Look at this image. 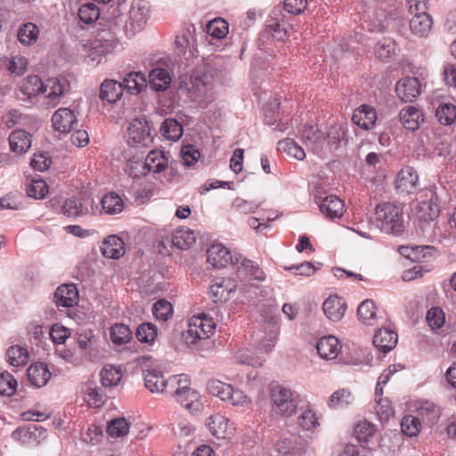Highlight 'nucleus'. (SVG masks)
<instances>
[{
    "mask_svg": "<svg viewBox=\"0 0 456 456\" xmlns=\"http://www.w3.org/2000/svg\"><path fill=\"white\" fill-rule=\"evenodd\" d=\"M432 28V19L427 12L415 13L410 21V28L417 37H427Z\"/></svg>",
    "mask_w": 456,
    "mask_h": 456,
    "instance_id": "72a5a7b5",
    "label": "nucleus"
},
{
    "mask_svg": "<svg viewBox=\"0 0 456 456\" xmlns=\"http://www.w3.org/2000/svg\"><path fill=\"white\" fill-rule=\"evenodd\" d=\"M28 381L36 387H42L47 384L51 378V372L46 364L36 362L27 370Z\"/></svg>",
    "mask_w": 456,
    "mask_h": 456,
    "instance_id": "cd10ccee",
    "label": "nucleus"
},
{
    "mask_svg": "<svg viewBox=\"0 0 456 456\" xmlns=\"http://www.w3.org/2000/svg\"><path fill=\"white\" fill-rule=\"evenodd\" d=\"M306 451L301 444L290 438L279 439L263 456H305Z\"/></svg>",
    "mask_w": 456,
    "mask_h": 456,
    "instance_id": "ddd939ff",
    "label": "nucleus"
},
{
    "mask_svg": "<svg viewBox=\"0 0 456 456\" xmlns=\"http://www.w3.org/2000/svg\"><path fill=\"white\" fill-rule=\"evenodd\" d=\"M17 380L12 374L4 371L0 374V395L11 396L17 389Z\"/></svg>",
    "mask_w": 456,
    "mask_h": 456,
    "instance_id": "69168bd1",
    "label": "nucleus"
},
{
    "mask_svg": "<svg viewBox=\"0 0 456 456\" xmlns=\"http://www.w3.org/2000/svg\"><path fill=\"white\" fill-rule=\"evenodd\" d=\"M315 202L319 205L320 211L329 219L341 217L344 213V202L336 195H328L324 198L314 196Z\"/></svg>",
    "mask_w": 456,
    "mask_h": 456,
    "instance_id": "dca6fc26",
    "label": "nucleus"
},
{
    "mask_svg": "<svg viewBox=\"0 0 456 456\" xmlns=\"http://www.w3.org/2000/svg\"><path fill=\"white\" fill-rule=\"evenodd\" d=\"M121 84L123 91L126 89L130 94H138L147 86V80L142 72H130L125 76Z\"/></svg>",
    "mask_w": 456,
    "mask_h": 456,
    "instance_id": "f704fd0d",
    "label": "nucleus"
},
{
    "mask_svg": "<svg viewBox=\"0 0 456 456\" xmlns=\"http://www.w3.org/2000/svg\"><path fill=\"white\" fill-rule=\"evenodd\" d=\"M11 151L16 153H24L31 146V136L24 130H15L9 136Z\"/></svg>",
    "mask_w": 456,
    "mask_h": 456,
    "instance_id": "c9c22d12",
    "label": "nucleus"
},
{
    "mask_svg": "<svg viewBox=\"0 0 456 456\" xmlns=\"http://www.w3.org/2000/svg\"><path fill=\"white\" fill-rule=\"evenodd\" d=\"M121 83L112 79H105L100 88V98L109 103L116 102L123 94Z\"/></svg>",
    "mask_w": 456,
    "mask_h": 456,
    "instance_id": "473e14b6",
    "label": "nucleus"
},
{
    "mask_svg": "<svg viewBox=\"0 0 456 456\" xmlns=\"http://www.w3.org/2000/svg\"><path fill=\"white\" fill-rule=\"evenodd\" d=\"M436 249L432 246L402 247L401 254L413 262L428 261L435 257Z\"/></svg>",
    "mask_w": 456,
    "mask_h": 456,
    "instance_id": "c85d7f7f",
    "label": "nucleus"
},
{
    "mask_svg": "<svg viewBox=\"0 0 456 456\" xmlns=\"http://www.w3.org/2000/svg\"><path fill=\"white\" fill-rule=\"evenodd\" d=\"M78 300V291L74 284H62L59 286L53 295V301L57 307L69 308Z\"/></svg>",
    "mask_w": 456,
    "mask_h": 456,
    "instance_id": "4be33fe9",
    "label": "nucleus"
},
{
    "mask_svg": "<svg viewBox=\"0 0 456 456\" xmlns=\"http://www.w3.org/2000/svg\"><path fill=\"white\" fill-rule=\"evenodd\" d=\"M216 330V323L213 318L202 314L192 316L188 324L185 335L187 344L195 345L200 340L208 338Z\"/></svg>",
    "mask_w": 456,
    "mask_h": 456,
    "instance_id": "1a4fd4ad",
    "label": "nucleus"
},
{
    "mask_svg": "<svg viewBox=\"0 0 456 456\" xmlns=\"http://www.w3.org/2000/svg\"><path fill=\"white\" fill-rule=\"evenodd\" d=\"M122 378L120 369L114 366H106L101 371V381L104 387L117 386Z\"/></svg>",
    "mask_w": 456,
    "mask_h": 456,
    "instance_id": "6e6d98bb",
    "label": "nucleus"
},
{
    "mask_svg": "<svg viewBox=\"0 0 456 456\" xmlns=\"http://www.w3.org/2000/svg\"><path fill=\"white\" fill-rule=\"evenodd\" d=\"M39 429H42V427L36 424L18 428L12 433V437L13 440L23 444L29 443L32 439H36V432Z\"/></svg>",
    "mask_w": 456,
    "mask_h": 456,
    "instance_id": "13d9d810",
    "label": "nucleus"
},
{
    "mask_svg": "<svg viewBox=\"0 0 456 456\" xmlns=\"http://www.w3.org/2000/svg\"><path fill=\"white\" fill-rule=\"evenodd\" d=\"M26 191L30 198L44 199L48 192V185L44 180H32L27 185Z\"/></svg>",
    "mask_w": 456,
    "mask_h": 456,
    "instance_id": "774afa93",
    "label": "nucleus"
},
{
    "mask_svg": "<svg viewBox=\"0 0 456 456\" xmlns=\"http://www.w3.org/2000/svg\"><path fill=\"white\" fill-rule=\"evenodd\" d=\"M278 150L298 160H302L305 157L304 149L290 138L280 141L278 142Z\"/></svg>",
    "mask_w": 456,
    "mask_h": 456,
    "instance_id": "8fccbe9b",
    "label": "nucleus"
},
{
    "mask_svg": "<svg viewBox=\"0 0 456 456\" xmlns=\"http://www.w3.org/2000/svg\"><path fill=\"white\" fill-rule=\"evenodd\" d=\"M237 284L232 278H216L209 287V295L215 303L227 301L231 294L235 292Z\"/></svg>",
    "mask_w": 456,
    "mask_h": 456,
    "instance_id": "4468645a",
    "label": "nucleus"
},
{
    "mask_svg": "<svg viewBox=\"0 0 456 456\" xmlns=\"http://www.w3.org/2000/svg\"><path fill=\"white\" fill-rule=\"evenodd\" d=\"M436 116L442 125H451L456 120V106L444 103L436 110Z\"/></svg>",
    "mask_w": 456,
    "mask_h": 456,
    "instance_id": "052dcab7",
    "label": "nucleus"
},
{
    "mask_svg": "<svg viewBox=\"0 0 456 456\" xmlns=\"http://www.w3.org/2000/svg\"><path fill=\"white\" fill-rule=\"evenodd\" d=\"M106 23L108 28L99 30L94 40L90 43L88 58L93 62H101L102 57L113 51L117 44V37L120 34L118 30L114 29L107 21Z\"/></svg>",
    "mask_w": 456,
    "mask_h": 456,
    "instance_id": "0eeeda50",
    "label": "nucleus"
},
{
    "mask_svg": "<svg viewBox=\"0 0 456 456\" xmlns=\"http://www.w3.org/2000/svg\"><path fill=\"white\" fill-rule=\"evenodd\" d=\"M157 328L150 322H145L138 326L136 337L139 341L143 343H152L157 338Z\"/></svg>",
    "mask_w": 456,
    "mask_h": 456,
    "instance_id": "0e129e2a",
    "label": "nucleus"
},
{
    "mask_svg": "<svg viewBox=\"0 0 456 456\" xmlns=\"http://www.w3.org/2000/svg\"><path fill=\"white\" fill-rule=\"evenodd\" d=\"M316 348L320 356L326 360L337 358L341 350L338 339L331 335L321 338Z\"/></svg>",
    "mask_w": 456,
    "mask_h": 456,
    "instance_id": "a878e982",
    "label": "nucleus"
},
{
    "mask_svg": "<svg viewBox=\"0 0 456 456\" xmlns=\"http://www.w3.org/2000/svg\"><path fill=\"white\" fill-rule=\"evenodd\" d=\"M94 203V200L90 198H85L82 200L70 198L63 203L61 212L68 217L84 216L93 210Z\"/></svg>",
    "mask_w": 456,
    "mask_h": 456,
    "instance_id": "a211bd4d",
    "label": "nucleus"
},
{
    "mask_svg": "<svg viewBox=\"0 0 456 456\" xmlns=\"http://www.w3.org/2000/svg\"><path fill=\"white\" fill-rule=\"evenodd\" d=\"M272 411L275 415L289 418L292 416L298 405L295 393L283 386L277 385L270 392Z\"/></svg>",
    "mask_w": 456,
    "mask_h": 456,
    "instance_id": "6e6552de",
    "label": "nucleus"
},
{
    "mask_svg": "<svg viewBox=\"0 0 456 456\" xmlns=\"http://www.w3.org/2000/svg\"><path fill=\"white\" fill-rule=\"evenodd\" d=\"M397 45L390 37L380 40L375 48V54L382 61H389L396 54Z\"/></svg>",
    "mask_w": 456,
    "mask_h": 456,
    "instance_id": "37998d69",
    "label": "nucleus"
},
{
    "mask_svg": "<svg viewBox=\"0 0 456 456\" xmlns=\"http://www.w3.org/2000/svg\"><path fill=\"white\" fill-rule=\"evenodd\" d=\"M232 388L233 387L231 385L220 380H212L208 384V392L224 402H228Z\"/></svg>",
    "mask_w": 456,
    "mask_h": 456,
    "instance_id": "4d7b16f0",
    "label": "nucleus"
},
{
    "mask_svg": "<svg viewBox=\"0 0 456 456\" xmlns=\"http://www.w3.org/2000/svg\"><path fill=\"white\" fill-rule=\"evenodd\" d=\"M45 82L37 76H28L22 86L20 92L28 99H31L39 94L44 93Z\"/></svg>",
    "mask_w": 456,
    "mask_h": 456,
    "instance_id": "c03bdc74",
    "label": "nucleus"
},
{
    "mask_svg": "<svg viewBox=\"0 0 456 456\" xmlns=\"http://www.w3.org/2000/svg\"><path fill=\"white\" fill-rule=\"evenodd\" d=\"M126 141L132 147H149L153 137L148 122L141 118L134 119L127 128Z\"/></svg>",
    "mask_w": 456,
    "mask_h": 456,
    "instance_id": "9b49d317",
    "label": "nucleus"
},
{
    "mask_svg": "<svg viewBox=\"0 0 456 456\" xmlns=\"http://www.w3.org/2000/svg\"><path fill=\"white\" fill-rule=\"evenodd\" d=\"M171 83V77L168 71L162 68L153 69L149 74L150 86L155 91L167 90Z\"/></svg>",
    "mask_w": 456,
    "mask_h": 456,
    "instance_id": "4c0bfd02",
    "label": "nucleus"
},
{
    "mask_svg": "<svg viewBox=\"0 0 456 456\" xmlns=\"http://www.w3.org/2000/svg\"><path fill=\"white\" fill-rule=\"evenodd\" d=\"M7 362L14 367L25 366L29 359L28 349L20 346H10L5 354Z\"/></svg>",
    "mask_w": 456,
    "mask_h": 456,
    "instance_id": "79ce46f5",
    "label": "nucleus"
},
{
    "mask_svg": "<svg viewBox=\"0 0 456 456\" xmlns=\"http://www.w3.org/2000/svg\"><path fill=\"white\" fill-rule=\"evenodd\" d=\"M419 175L411 167L402 168L396 175L395 189L401 194H411L417 191Z\"/></svg>",
    "mask_w": 456,
    "mask_h": 456,
    "instance_id": "2eb2a0df",
    "label": "nucleus"
},
{
    "mask_svg": "<svg viewBox=\"0 0 456 456\" xmlns=\"http://www.w3.org/2000/svg\"><path fill=\"white\" fill-rule=\"evenodd\" d=\"M289 25L279 20H273L266 26L265 33L277 41H283L289 35Z\"/></svg>",
    "mask_w": 456,
    "mask_h": 456,
    "instance_id": "5fc2aeb1",
    "label": "nucleus"
},
{
    "mask_svg": "<svg viewBox=\"0 0 456 456\" xmlns=\"http://www.w3.org/2000/svg\"><path fill=\"white\" fill-rule=\"evenodd\" d=\"M399 116L403 127L411 131L417 130L424 121L422 112L414 106L403 108Z\"/></svg>",
    "mask_w": 456,
    "mask_h": 456,
    "instance_id": "c756f323",
    "label": "nucleus"
},
{
    "mask_svg": "<svg viewBox=\"0 0 456 456\" xmlns=\"http://www.w3.org/2000/svg\"><path fill=\"white\" fill-rule=\"evenodd\" d=\"M377 226L385 233L399 235L403 231V209L390 202L380 203L376 207Z\"/></svg>",
    "mask_w": 456,
    "mask_h": 456,
    "instance_id": "423d86ee",
    "label": "nucleus"
},
{
    "mask_svg": "<svg viewBox=\"0 0 456 456\" xmlns=\"http://www.w3.org/2000/svg\"><path fill=\"white\" fill-rule=\"evenodd\" d=\"M206 31L213 38L221 39L228 34L229 26L224 19H214L207 25Z\"/></svg>",
    "mask_w": 456,
    "mask_h": 456,
    "instance_id": "864d4df0",
    "label": "nucleus"
},
{
    "mask_svg": "<svg viewBox=\"0 0 456 456\" xmlns=\"http://www.w3.org/2000/svg\"><path fill=\"white\" fill-rule=\"evenodd\" d=\"M17 36L21 45L29 46L37 40L39 29L35 23L26 22L20 27Z\"/></svg>",
    "mask_w": 456,
    "mask_h": 456,
    "instance_id": "a18cd8bd",
    "label": "nucleus"
},
{
    "mask_svg": "<svg viewBox=\"0 0 456 456\" xmlns=\"http://www.w3.org/2000/svg\"><path fill=\"white\" fill-rule=\"evenodd\" d=\"M69 85L66 79L59 77H50L45 81V96L49 99L53 106H55L60 98L68 91Z\"/></svg>",
    "mask_w": 456,
    "mask_h": 456,
    "instance_id": "b1692460",
    "label": "nucleus"
},
{
    "mask_svg": "<svg viewBox=\"0 0 456 456\" xmlns=\"http://www.w3.org/2000/svg\"><path fill=\"white\" fill-rule=\"evenodd\" d=\"M100 15L99 7L94 3L84 4L78 9V17L86 24L94 23L100 18Z\"/></svg>",
    "mask_w": 456,
    "mask_h": 456,
    "instance_id": "3c124183",
    "label": "nucleus"
},
{
    "mask_svg": "<svg viewBox=\"0 0 456 456\" xmlns=\"http://www.w3.org/2000/svg\"><path fill=\"white\" fill-rule=\"evenodd\" d=\"M52 122L55 131L61 134H68L73 129L77 119L70 109L61 108L53 113Z\"/></svg>",
    "mask_w": 456,
    "mask_h": 456,
    "instance_id": "412c9836",
    "label": "nucleus"
},
{
    "mask_svg": "<svg viewBox=\"0 0 456 456\" xmlns=\"http://www.w3.org/2000/svg\"><path fill=\"white\" fill-rule=\"evenodd\" d=\"M262 327L264 331L258 330L255 333L257 342L256 352L250 349L238 351L234 356L237 362L253 367L262 366L265 361L264 354L272 351L277 342L279 332L277 318L273 315L266 316Z\"/></svg>",
    "mask_w": 456,
    "mask_h": 456,
    "instance_id": "f03ea898",
    "label": "nucleus"
},
{
    "mask_svg": "<svg viewBox=\"0 0 456 456\" xmlns=\"http://www.w3.org/2000/svg\"><path fill=\"white\" fill-rule=\"evenodd\" d=\"M346 308L345 301L338 296L328 297L322 305L324 314L332 322L340 321L345 314Z\"/></svg>",
    "mask_w": 456,
    "mask_h": 456,
    "instance_id": "bb28decb",
    "label": "nucleus"
},
{
    "mask_svg": "<svg viewBox=\"0 0 456 456\" xmlns=\"http://www.w3.org/2000/svg\"><path fill=\"white\" fill-rule=\"evenodd\" d=\"M301 140L305 147L321 158L325 157L328 146L325 142L324 134L314 126H305L301 133Z\"/></svg>",
    "mask_w": 456,
    "mask_h": 456,
    "instance_id": "f8f14e48",
    "label": "nucleus"
},
{
    "mask_svg": "<svg viewBox=\"0 0 456 456\" xmlns=\"http://www.w3.org/2000/svg\"><path fill=\"white\" fill-rule=\"evenodd\" d=\"M150 9L148 1L133 0L127 13L121 12L119 8H114L106 21L126 37H133L144 28L149 19Z\"/></svg>",
    "mask_w": 456,
    "mask_h": 456,
    "instance_id": "f257e3e1",
    "label": "nucleus"
},
{
    "mask_svg": "<svg viewBox=\"0 0 456 456\" xmlns=\"http://www.w3.org/2000/svg\"><path fill=\"white\" fill-rule=\"evenodd\" d=\"M160 132L167 139L176 141L183 134V126L175 118H167L160 126Z\"/></svg>",
    "mask_w": 456,
    "mask_h": 456,
    "instance_id": "09e8293b",
    "label": "nucleus"
},
{
    "mask_svg": "<svg viewBox=\"0 0 456 456\" xmlns=\"http://www.w3.org/2000/svg\"><path fill=\"white\" fill-rule=\"evenodd\" d=\"M356 439L359 442H367L376 432V427L366 420L359 421L354 429Z\"/></svg>",
    "mask_w": 456,
    "mask_h": 456,
    "instance_id": "338daca9",
    "label": "nucleus"
},
{
    "mask_svg": "<svg viewBox=\"0 0 456 456\" xmlns=\"http://www.w3.org/2000/svg\"><path fill=\"white\" fill-rule=\"evenodd\" d=\"M397 334L390 329H379L373 336V345L379 351L387 353L397 344Z\"/></svg>",
    "mask_w": 456,
    "mask_h": 456,
    "instance_id": "393cba45",
    "label": "nucleus"
},
{
    "mask_svg": "<svg viewBox=\"0 0 456 456\" xmlns=\"http://www.w3.org/2000/svg\"><path fill=\"white\" fill-rule=\"evenodd\" d=\"M102 211L107 215H118L124 209V200L116 192L105 194L101 200Z\"/></svg>",
    "mask_w": 456,
    "mask_h": 456,
    "instance_id": "a19ab883",
    "label": "nucleus"
},
{
    "mask_svg": "<svg viewBox=\"0 0 456 456\" xmlns=\"http://www.w3.org/2000/svg\"><path fill=\"white\" fill-rule=\"evenodd\" d=\"M208 263L215 268L226 266L228 264L237 266L241 278L251 281H265V273L253 261L241 255L232 256L229 249L222 244H213L207 252Z\"/></svg>",
    "mask_w": 456,
    "mask_h": 456,
    "instance_id": "7ed1b4c3",
    "label": "nucleus"
},
{
    "mask_svg": "<svg viewBox=\"0 0 456 456\" xmlns=\"http://www.w3.org/2000/svg\"><path fill=\"white\" fill-rule=\"evenodd\" d=\"M190 379L186 374L170 377L171 393L175 401L191 413L200 412L202 409L200 394L190 387Z\"/></svg>",
    "mask_w": 456,
    "mask_h": 456,
    "instance_id": "39448f33",
    "label": "nucleus"
},
{
    "mask_svg": "<svg viewBox=\"0 0 456 456\" xmlns=\"http://www.w3.org/2000/svg\"><path fill=\"white\" fill-rule=\"evenodd\" d=\"M152 313L157 320L167 321L173 315V306L166 299H159L154 303Z\"/></svg>",
    "mask_w": 456,
    "mask_h": 456,
    "instance_id": "e2e57ef3",
    "label": "nucleus"
},
{
    "mask_svg": "<svg viewBox=\"0 0 456 456\" xmlns=\"http://www.w3.org/2000/svg\"><path fill=\"white\" fill-rule=\"evenodd\" d=\"M147 172L161 173L168 164V159L166 154L160 151H151L146 159H144Z\"/></svg>",
    "mask_w": 456,
    "mask_h": 456,
    "instance_id": "e433bc0d",
    "label": "nucleus"
},
{
    "mask_svg": "<svg viewBox=\"0 0 456 456\" xmlns=\"http://www.w3.org/2000/svg\"><path fill=\"white\" fill-rule=\"evenodd\" d=\"M145 161L141 158L134 157L126 162V172L133 178H139L148 174Z\"/></svg>",
    "mask_w": 456,
    "mask_h": 456,
    "instance_id": "680f3d73",
    "label": "nucleus"
},
{
    "mask_svg": "<svg viewBox=\"0 0 456 456\" xmlns=\"http://www.w3.org/2000/svg\"><path fill=\"white\" fill-rule=\"evenodd\" d=\"M352 121L363 130L372 129L377 122V112L371 106L362 104L354 110Z\"/></svg>",
    "mask_w": 456,
    "mask_h": 456,
    "instance_id": "5701e85b",
    "label": "nucleus"
},
{
    "mask_svg": "<svg viewBox=\"0 0 456 456\" xmlns=\"http://www.w3.org/2000/svg\"><path fill=\"white\" fill-rule=\"evenodd\" d=\"M441 210V200L436 191L427 190L422 192L417 205L419 220L429 222L436 219Z\"/></svg>",
    "mask_w": 456,
    "mask_h": 456,
    "instance_id": "9d476101",
    "label": "nucleus"
},
{
    "mask_svg": "<svg viewBox=\"0 0 456 456\" xmlns=\"http://www.w3.org/2000/svg\"><path fill=\"white\" fill-rule=\"evenodd\" d=\"M143 380L145 387L151 393H171L170 378L165 379L162 372L156 369L144 370Z\"/></svg>",
    "mask_w": 456,
    "mask_h": 456,
    "instance_id": "f3484780",
    "label": "nucleus"
},
{
    "mask_svg": "<svg viewBox=\"0 0 456 456\" xmlns=\"http://www.w3.org/2000/svg\"><path fill=\"white\" fill-rule=\"evenodd\" d=\"M125 243L117 235L108 236L102 246V253L107 258L118 259L125 254Z\"/></svg>",
    "mask_w": 456,
    "mask_h": 456,
    "instance_id": "7c9ffc66",
    "label": "nucleus"
},
{
    "mask_svg": "<svg viewBox=\"0 0 456 456\" xmlns=\"http://www.w3.org/2000/svg\"><path fill=\"white\" fill-rule=\"evenodd\" d=\"M206 426L209 432L218 439H227L233 435L234 428L228 419L221 414H215L208 418Z\"/></svg>",
    "mask_w": 456,
    "mask_h": 456,
    "instance_id": "aec40b11",
    "label": "nucleus"
},
{
    "mask_svg": "<svg viewBox=\"0 0 456 456\" xmlns=\"http://www.w3.org/2000/svg\"><path fill=\"white\" fill-rule=\"evenodd\" d=\"M420 92L421 86L417 77H405L396 83L395 93L403 102H412Z\"/></svg>",
    "mask_w": 456,
    "mask_h": 456,
    "instance_id": "6ab92c4d",
    "label": "nucleus"
},
{
    "mask_svg": "<svg viewBox=\"0 0 456 456\" xmlns=\"http://www.w3.org/2000/svg\"><path fill=\"white\" fill-rule=\"evenodd\" d=\"M359 321L365 325H373L377 319L376 305L370 299L362 301L357 308Z\"/></svg>",
    "mask_w": 456,
    "mask_h": 456,
    "instance_id": "49530a36",
    "label": "nucleus"
},
{
    "mask_svg": "<svg viewBox=\"0 0 456 456\" xmlns=\"http://www.w3.org/2000/svg\"><path fill=\"white\" fill-rule=\"evenodd\" d=\"M354 400V396L347 388H341L331 394L329 397L327 404L330 408L338 409L351 404Z\"/></svg>",
    "mask_w": 456,
    "mask_h": 456,
    "instance_id": "de8ad7c7",
    "label": "nucleus"
},
{
    "mask_svg": "<svg viewBox=\"0 0 456 456\" xmlns=\"http://www.w3.org/2000/svg\"><path fill=\"white\" fill-rule=\"evenodd\" d=\"M215 76L208 68L199 69L193 72L189 82L184 83L191 100L200 108H206L213 100L212 89Z\"/></svg>",
    "mask_w": 456,
    "mask_h": 456,
    "instance_id": "20e7f679",
    "label": "nucleus"
},
{
    "mask_svg": "<svg viewBox=\"0 0 456 456\" xmlns=\"http://www.w3.org/2000/svg\"><path fill=\"white\" fill-rule=\"evenodd\" d=\"M346 128L341 124H335L328 127L324 134L325 142L328 149L325 151V156L337 150L342 141L345 140Z\"/></svg>",
    "mask_w": 456,
    "mask_h": 456,
    "instance_id": "2f4dec72",
    "label": "nucleus"
},
{
    "mask_svg": "<svg viewBox=\"0 0 456 456\" xmlns=\"http://www.w3.org/2000/svg\"><path fill=\"white\" fill-rule=\"evenodd\" d=\"M297 423L302 430L314 433L320 426L319 416L311 407L307 406L305 409H302Z\"/></svg>",
    "mask_w": 456,
    "mask_h": 456,
    "instance_id": "58836bf2",
    "label": "nucleus"
},
{
    "mask_svg": "<svg viewBox=\"0 0 456 456\" xmlns=\"http://www.w3.org/2000/svg\"><path fill=\"white\" fill-rule=\"evenodd\" d=\"M110 338L114 344H126L132 338V331L128 326L122 323H116L111 327Z\"/></svg>",
    "mask_w": 456,
    "mask_h": 456,
    "instance_id": "603ef678",
    "label": "nucleus"
},
{
    "mask_svg": "<svg viewBox=\"0 0 456 456\" xmlns=\"http://www.w3.org/2000/svg\"><path fill=\"white\" fill-rule=\"evenodd\" d=\"M196 241L193 231L189 228L181 227L175 231L172 236V243L179 249H188Z\"/></svg>",
    "mask_w": 456,
    "mask_h": 456,
    "instance_id": "ea45409f",
    "label": "nucleus"
},
{
    "mask_svg": "<svg viewBox=\"0 0 456 456\" xmlns=\"http://www.w3.org/2000/svg\"><path fill=\"white\" fill-rule=\"evenodd\" d=\"M130 423L125 418H118L109 422L107 431L110 436L122 437L128 434Z\"/></svg>",
    "mask_w": 456,
    "mask_h": 456,
    "instance_id": "bf43d9fd",
    "label": "nucleus"
}]
</instances>
